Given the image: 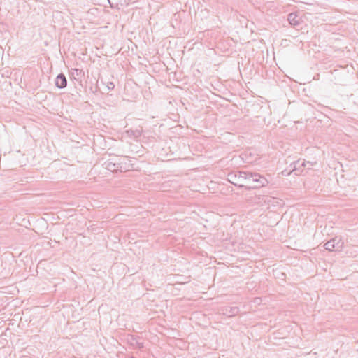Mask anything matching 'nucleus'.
<instances>
[{
  "mask_svg": "<svg viewBox=\"0 0 358 358\" xmlns=\"http://www.w3.org/2000/svg\"><path fill=\"white\" fill-rule=\"evenodd\" d=\"M105 168L114 173L124 172L127 171L128 164L126 162H114L108 160L104 163Z\"/></svg>",
  "mask_w": 358,
  "mask_h": 358,
  "instance_id": "f03ea898",
  "label": "nucleus"
},
{
  "mask_svg": "<svg viewBox=\"0 0 358 358\" xmlns=\"http://www.w3.org/2000/svg\"><path fill=\"white\" fill-rule=\"evenodd\" d=\"M301 166H306L305 162H302Z\"/></svg>",
  "mask_w": 358,
  "mask_h": 358,
  "instance_id": "4468645a",
  "label": "nucleus"
},
{
  "mask_svg": "<svg viewBox=\"0 0 358 358\" xmlns=\"http://www.w3.org/2000/svg\"><path fill=\"white\" fill-rule=\"evenodd\" d=\"M108 2L111 8L117 7L119 4L122 5L121 0H108Z\"/></svg>",
  "mask_w": 358,
  "mask_h": 358,
  "instance_id": "9b49d317",
  "label": "nucleus"
},
{
  "mask_svg": "<svg viewBox=\"0 0 358 358\" xmlns=\"http://www.w3.org/2000/svg\"><path fill=\"white\" fill-rule=\"evenodd\" d=\"M107 87L108 90H113L115 87V85L113 82H109L107 85Z\"/></svg>",
  "mask_w": 358,
  "mask_h": 358,
  "instance_id": "ddd939ff",
  "label": "nucleus"
},
{
  "mask_svg": "<svg viewBox=\"0 0 358 358\" xmlns=\"http://www.w3.org/2000/svg\"><path fill=\"white\" fill-rule=\"evenodd\" d=\"M248 164L256 163L260 159L259 154L254 149H248Z\"/></svg>",
  "mask_w": 358,
  "mask_h": 358,
  "instance_id": "1a4fd4ad",
  "label": "nucleus"
},
{
  "mask_svg": "<svg viewBox=\"0 0 358 358\" xmlns=\"http://www.w3.org/2000/svg\"><path fill=\"white\" fill-rule=\"evenodd\" d=\"M55 86L59 89H63L67 85V80L65 75L63 73H60L57 75L55 82Z\"/></svg>",
  "mask_w": 358,
  "mask_h": 358,
  "instance_id": "423d86ee",
  "label": "nucleus"
},
{
  "mask_svg": "<svg viewBox=\"0 0 358 358\" xmlns=\"http://www.w3.org/2000/svg\"><path fill=\"white\" fill-rule=\"evenodd\" d=\"M84 72L82 69H72L70 72V78L81 83Z\"/></svg>",
  "mask_w": 358,
  "mask_h": 358,
  "instance_id": "0eeeda50",
  "label": "nucleus"
},
{
  "mask_svg": "<svg viewBox=\"0 0 358 358\" xmlns=\"http://www.w3.org/2000/svg\"><path fill=\"white\" fill-rule=\"evenodd\" d=\"M268 183L267 179L259 173L248 171V189L261 188Z\"/></svg>",
  "mask_w": 358,
  "mask_h": 358,
  "instance_id": "f257e3e1",
  "label": "nucleus"
},
{
  "mask_svg": "<svg viewBox=\"0 0 358 358\" xmlns=\"http://www.w3.org/2000/svg\"><path fill=\"white\" fill-rule=\"evenodd\" d=\"M238 313V308L233 307L230 308V315L229 316L235 315Z\"/></svg>",
  "mask_w": 358,
  "mask_h": 358,
  "instance_id": "f8f14e48",
  "label": "nucleus"
},
{
  "mask_svg": "<svg viewBox=\"0 0 358 358\" xmlns=\"http://www.w3.org/2000/svg\"><path fill=\"white\" fill-rule=\"evenodd\" d=\"M131 358H134V357H131Z\"/></svg>",
  "mask_w": 358,
  "mask_h": 358,
  "instance_id": "2eb2a0df",
  "label": "nucleus"
},
{
  "mask_svg": "<svg viewBox=\"0 0 358 358\" xmlns=\"http://www.w3.org/2000/svg\"><path fill=\"white\" fill-rule=\"evenodd\" d=\"M140 338L135 335H128L127 341L131 345L136 348L141 349L144 347L143 343L139 341Z\"/></svg>",
  "mask_w": 358,
  "mask_h": 358,
  "instance_id": "39448f33",
  "label": "nucleus"
},
{
  "mask_svg": "<svg viewBox=\"0 0 358 358\" xmlns=\"http://www.w3.org/2000/svg\"><path fill=\"white\" fill-rule=\"evenodd\" d=\"M229 176L231 177V179H229V181H231V183H233L234 185L236 186H238V187H243V184H242L241 182V180H242V177L241 176H239L238 177H237L236 175H229Z\"/></svg>",
  "mask_w": 358,
  "mask_h": 358,
  "instance_id": "9d476101",
  "label": "nucleus"
},
{
  "mask_svg": "<svg viewBox=\"0 0 358 358\" xmlns=\"http://www.w3.org/2000/svg\"><path fill=\"white\" fill-rule=\"evenodd\" d=\"M343 244L340 238L335 237L324 244V248L329 251L339 250Z\"/></svg>",
  "mask_w": 358,
  "mask_h": 358,
  "instance_id": "20e7f679",
  "label": "nucleus"
},
{
  "mask_svg": "<svg viewBox=\"0 0 358 358\" xmlns=\"http://www.w3.org/2000/svg\"><path fill=\"white\" fill-rule=\"evenodd\" d=\"M287 20L289 24L294 29H301L303 20L296 13H291L287 16Z\"/></svg>",
  "mask_w": 358,
  "mask_h": 358,
  "instance_id": "7ed1b4c3",
  "label": "nucleus"
},
{
  "mask_svg": "<svg viewBox=\"0 0 358 358\" xmlns=\"http://www.w3.org/2000/svg\"><path fill=\"white\" fill-rule=\"evenodd\" d=\"M247 44H248V48H249V46L250 47L251 46L252 51L256 50L257 55H262L263 51L261 50V47L259 46V45L261 44L260 41H257L255 39H252V41H248Z\"/></svg>",
  "mask_w": 358,
  "mask_h": 358,
  "instance_id": "6e6552de",
  "label": "nucleus"
}]
</instances>
